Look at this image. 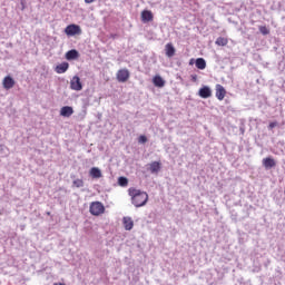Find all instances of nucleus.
Masks as SVG:
<instances>
[{
    "mask_svg": "<svg viewBox=\"0 0 285 285\" xmlns=\"http://www.w3.org/2000/svg\"><path fill=\"white\" fill-rule=\"evenodd\" d=\"M129 195L131 197V202L136 208H140L141 206H146L148 203V194L146 191H141L139 189L130 188Z\"/></svg>",
    "mask_w": 285,
    "mask_h": 285,
    "instance_id": "1",
    "label": "nucleus"
},
{
    "mask_svg": "<svg viewBox=\"0 0 285 285\" xmlns=\"http://www.w3.org/2000/svg\"><path fill=\"white\" fill-rule=\"evenodd\" d=\"M89 213L94 215V217H99V215H104L106 213V207L101 202H92L89 206Z\"/></svg>",
    "mask_w": 285,
    "mask_h": 285,
    "instance_id": "2",
    "label": "nucleus"
},
{
    "mask_svg": "<svg viewBox=\"0 0 285 285\" xmlns=\"http://www.w3.org/2000/svg\"><path fill=\"white\" fill-rule=\"evenodd\" d=\"M116 79L119 83H126L130 79V71L128 69H120L116 73Z\"/></svg>",
    "mask_w": 285,
    "mask_h": 285,
    "instance_id": "3",
    "label": "nucleus"
},
{
    "mask_svg": "<svg viewBox=\"0 0 285 285\" xmlns=\"http://www.w3.org/2000/svg\"><path fill=\"white\" fill-rule=\"evenodd\" d=\"M67 37H75V35H81V27L79 24H69L65 29Z\"/></svg>",
    "mask_w": 285,
    "mask_h": 285,
    "instance_id": "4",
    "label": "nucleus"
},
{
    "mask_svg": "<svg viewBox=\"0 0 285 285\" xmlns=\"http://www.w3.org/2000/svg\"><path fill=\"white\" fill-rule=\"evenodd\" d=\"M70 89L77 92L83 90V85L81 83V78L79 76H73L70 80Z\"/></svg>",
    "mask_w": 285,
    "mask_h": 285,
    "instance_id": "5",
    "label": "nucleus"
},
{
    "mask_svg": "<svg viewBox=\"0 0 285 285\" xmlns=\"http://www.w3.org/2000/svg\"><path fill=\"white\" fill-rule=\"evenodd\" d=\"M215 90H216V99H218V101H224V99L226 98V88H224V86L217 83L215 86Z\"/></svg>",
    "mask_w": 285,
    "mask_h": 285,
    "instance_id": "6",
    "label": "nucleus"
},
{
    "mask_svg": "<svg viewBox=\"0 0 285 285\" xmlns=\"http://www.w3.org/2000/svg\"><path fill=\"white\" fill-rule=\"evenodd\" d=\"M140 19L142 23H148L155 19V16L153 14V11L144 10L141 11Z\"/></svg>",
    "mask_w": 285,
    "mask_h": 285,
    "instance_id": "7",
    "label": "nucleus"
},
{
    "mask_svg": "<svg viewBox=\"0 0 285 285\" xmlns=\"http://www.w3.org/2000/svg\"><path fill=\"white\" fill-rule=\"evenodd\" d=\"M198 95L202 97V99H208L213 97V90H210V87L204 86L199 89Z\"/></svg>",
    "mask_w": 285,
    "mask_h": 285,
    "instance_id": "8",
    "label": "nucleus"
},
{
    "mask_svg": "<svg viewBox=\"0 0 285 285\" xmlns=\"http://www.w3.org/2000/svg\"><path fill=\"white\" fill-rule=\"evenodd\" d=\"M122 226L125 230H132L135 228V220L130 216H125L122 218Z\"/></svg>",
    "mask_w": 285,
    "mask_h": 285,
    "instance_id": "9",
    "label": "nucleus"
},
{
    "mask_svg": "<svg viewBox=\"0 0 285 285\" xmlns=\"http://www.w3.org/2000/svg\"><path fill=\"white\" fill-rule=\"evenodd\" d=\"M14 79L10 76H6L2 80V86L4 88V90H10L12 88H14Z\"/></svg>",
    "mask_w": 285,
    "mask_h": 285,
    "instance_id": "10",
    "label": "nucleus"
},
{
    "mask_svg": "<svg viewBox=\"0 0 285 285\" xmlns=\"http://www.w3.org/2000/svg\"><path fill=\"white\" fill-rule=\"evenodd\" d=\"M148 170L151 173V175H157L159 170H161V163L159 161H153L151 164H148Z\"/></svg>",
    "mask_w": 285,
    "mask_h": 285,
    "instance_id": "11",
    "label": "nucleus"
},
{
    "mask_svg": "<svg viewBox=\"0 0 285 285\" xmlns=\"http://www.w3.org/2000/svg\"><path fill=\"white\" fill-rule=\"evenodd\" d=\"M263 166L268 170L271 168H275V166H277V163L275 161V158L266 157L263 159Z\"/></svg>",
    "mask_w": 285,
    "mask_h": 285,
    "instance_id": "12",
    "label": "nucleus"
},
{
    "mask_svg": "<svg viewBox=\"0 0 285 285\" xmlns=\"http://www.w3.org/2000/svg\"><path fill=\"white\" fill-rule=\"evenodd\" d=\"M73 114H75V109H72V107L70 106H65L60 109L61 117H72Z\"/></svg>",
    "mask_w": 285,
    "mask_h": 285,
    "instance_id": "13",
    "label": "nucleus"
},
{
    "mask_svg": "<svg viewBox=\"0 0 285 285\" xmlns=\"http://www.w3.org/2000/svg\"><path fill=\"white\" fill-rule=\"evenodd\" d=\"M153 83L156 88H164L166 86V80L161 76H155L153 78Z\"/></svg>",
    "mask_w": 285,
    "mask_h": 285,
    "instance_id": "14",
    "label": "nucleus"
},
{
    "mask_svg": "<svg viewBox=\"0 0 285 285\" xmlns=\"http://www.w3.org/2000/svg\"><path fill=\"white\" fill-rule=\"evenodd\" d=\"M89 175H90V177H92V179H101V177H102L101 169H99V167H92L89 170Z\"/></svg>",
    "mask_w": 285,
    "mask_h": 285,
    "instance_id": "15",
    "label": "nucleus"
},
{
    "mask_svg": "<svg viewBox=\"0 0 285 285\" xmlns=\"http://www.w3.org/2000/svg\"><path fill=\"white\" fill-rule=\"evenodd\" d=\"M68 68H70V65L68 62H62L56 67L57 75H63V72L68 71Z\"/></svg>",
    "mask_w": 285,
    "mask_h": 285,
    "instance_id": "16",
    "label": "nucleus"
},
{
    "mask_svg": "<svg viewBox=\"0 0 285 285\" xmlns=\"http://www.w3.org/2000/svg\"><path fill=\"white\" fill-rule=\"evenodd\" d=\"M66 59L72 61V59H79V51L71 49L66 53Z\"/></svg>",
    "mask_w": 285,
    "mask_h": 285,
    "instance_id": "17",
    "label": "nucleus"
},
{
    "mask_svg": "<svg viewBox=\"0 0 285 285\" xmlns=\"http://www.w3.org/2000/svg\"><path fill=\"white\" fill-rule=\"evenodd\" d=\"M165 52L167 57H175V47L173 46V43H167L165 46Z\"/></svg>",
    "mask_w": 285,
    "mask_h": 285,
    "instance_id": "18",
    "label": "nucleus"
},
{
    "mask_svg": "<svg viewBox=\"0 0 285 285\" xmlns=\"http://www.w3.org/2000/svg\"><path fill=\"white\" fill-rule=\"evenodd\" d=\"M196 68H198V70H205L206 60L204 58H197L196 59Z\"/></svg>",
    "mask_w": 285,
    "mask_h": 285,
    "instance_id": "19",
    "label": "nucleus"
},
{
    "mask_svg": "<svg viewBox=\"0 0 285 285\" xmlns=\"http://www.w3.org/2000/svg\"><path fill=\"white\" fill-rule=\"evenodd\" d=\"M215 43L216 46H228V38L218 37Z\"/></svg>",
    "mask_w": 285,
    "mask_h": 285,
    "instance_id": "20",
    "label": "nucleus"
},
{
    "mask_svg": "<svg viewBox=\"0 0 285 285\" xmlns=\"http://www.w3.org/2000/svg\"><path fill=\"white\" fill-rule=\"evenodd\" d=\"M73 188H83V179L77 178L72 181Z\"/></svg>",
    "mask_w": 285,
    "mask_h": 285,
    "instance_id": "21",
    "label": "nucleus"
},
{
    "mask_svg": "<svg viewBox=\"0 0 285 285\" xmlns=\"http://www.w3.org/2000/svg\"><path fill=\"white\" fill-rule=\"evenodd\" d=\"M118 184H119V186H122V187L128 186V178H126V177H119V178H118Z\"/></svg>",
    "mask_w": 285,
    "mask_h": 285,
    "instance_id": "22",
    "label": "nucleus"
},
{
    "mask_svg": "<svg viewBox=\"0 0 285 285\" xmlns=\"http://www.w3.org/2000/svg\"><path fill=\"white\" fill-rule=\"evenodd\" d=\"M259 32H261V35H264V36L271 35V30L266 26H261Z\"/></svg>",
    "mask_w": 285,
    "mask_h": 285,
    "instance_id": "23",
    "label": "nucleus"
},
{
    "mask_svg": "<svg viewBox=\"0 0 285 285\" xmlns=\"http://www.w3.org/2000/svg\"><path fill=\"white\" fill-rule=\"evenodd\" d=\"M146 141H148V138L145 135L139 136L138 138L139 144H146Z\"/></svg>",
    "mask_w": 285,
    "mask_h": 285,
    "instance_id": "24",
    "label": "nucleus"
},
{
    "mask_svg": "<svg viewBox=\"0 0 285 285\" xmlns=\"http://www.w3.org/2000/svg\"><path fill=\"white\" fill-rule=\"evenodd\" d=\"M275 126H277V122H271V124H269L271 130H273V128H275Z\"/></svg>",
    "mask_w": 285,
    "mask_h": 285,
    "instance_id": "25",
    "label": "nucleus"
},
{
    "mask_svg": "<svg viewBox=\"0 0 285 285\" xmlns=\"http://www.w3.org/2000/svg\"><path fill=\"white\" fill-rule=\"evenodd\" d=\"M97 0H85V3H95Z\"/></svg>",
    "mask_w": 285,
    "mask_h": 285,
    "instance_id": "26",
    "label": "nucleus"
},
{
    "mask_svg": "<svg viewBox=\"0 0 285 285\" xmlns=\"http://www.w3.org/2000/svg\"><path fill=\"white\" fill-rule=\"evenodd\" d=\"M191 81H197V75L191 76Z\"/></svg>",
    "mask_w": 285,
    "mask_h": 285,
    "instance_id": "27",
    "label": "nucleus"
},
{
    "mask_svg": "<svg viewBox=\"0 0 285 285\" xmlns=\"http://www.w3.org/2000/svg\"><path fill=\"white\" fill-rule=\"evenodd\" d=\"M53 285H66L65 283H55Z\"/></svg>",
    "mask_w": 285,
    "mask_h": 285,
    "instance_id": "28",
    "label": "nucleus"
},
{
    "mask_svg": "<svg viewBox=\"0 0 285 285\" xmlns=\"http://www.w3.org/2000/svg\"><path fill=\"white\" fill-rule=\"evenodd\" d=\"M195 61V59H191L190 61H189V65L190 66H193V62Z\"/></svg>",
    "mask_w": 285,
    "mask_h": 285,
    "instance_id": "29",
    "label": "nucleus"
},
{
    "mask_svg": "<svg viewBox=\"0 0 285 285\" xmlns=\"http://www.w3.org/2000/svg\"><path fill=\"white\" fill-rule=\"evenodd\" d=\"M47 215H50V212H48Z\"/></svg>",
    "mask_w": 285,
    "mask_h": 285,
    "instance_id": "30",
    "label": "nucleus"
}]
</instances>
